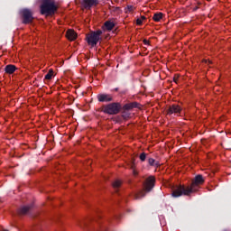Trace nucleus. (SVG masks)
<instances>
[{"instance_id": "obj_17", "label": "nucleus", "mask_w": 231, "mask_h": 231, "mask_svg": "<svg viewBox=\"0 0 231 231\" xmlns=\"http://www.w3.org/2000/svg\"><path fill=\"white\" fill-rule=\"evenodd\" d=\"M30 208V206H24L23 208H22V214H26V212H28Z\"/></svg>"}, {"instance_id": "obj_14", "label": "nucleus", "mask_w": 231, "mask_h": 231, "mask_svg": "<svg viewBox=\"0 0 231 231\" xmlns=\"http://www.w3.org/2000/svg\"><path fill=\"white\" fill-rule=\"evenodd\" d=\"M125 14H132V12H134V6H133V5H127V6L125 8Z\"/></svg>"}, {"instance_id": "obj_26", "label": "nucleus", "mask_w": 231, "mask_h": 231, "mask_svg": "<svg viewBox=\"0 0 231 231\" xmlns=\"http://www.w3.org/2000/svg\"><path fill=\"white\" fill-rule=\"evenodd\" d=\"M3 231H8V230H3Z\"/></svg>"}, {"instance_id": "obj_11", "label": "nucleus", "mask_w": 231, "mask_h": 231, "mask_svg": "<svg viewBox=\"0 0 231 231\" xmlns=\"http://www.w3.org/2000/svg\"><path fill=\"white\" fill-rule=\"evenodd\" d=\"M113 28H115V23H113L111 21L106 22L103 26V30H106L107 32H111V30H113Z\"/></svg>"}, {"instance_id": "obj_20", "label": "nucleus", "mask_w": 231, "mask_h": 231, "mask_svg": "<svg viewBox=\"0 0 231 231\" xmlns=\"http://www.w3.org/2000/svg\"><path fill=\"white\" fill-rule=\"evenodd\" d=\"M145 158H146L145 153H142V154L140 155V160H141V162H145Z\"/></svg>"}, {"instance_id": "obj_6", "label": "nucleus", "mask_w": 231, "mask_h": 231, "mask_svg": "<svg viewBox=\"0 0 231 231\" xmlns=\"http://www.w3.org/2000/svg\"><path fill=\"white\" fill-rule=\"evenodd\" d=\"M22 14L23 15V23H32L33 17L32 16V12L28 9H23L22 11Z\"/></svg>"}, {"instance_id": "obj_23", "label": "nucleus", "mask_w": 231, "mask_h": 231, "mask_svg": "<svg viewBox=\"0 0 231 231\" xmlns=\"http://www.w3.org/2000/svg\"><path fill=\"white\" fill-rule=\"evenodd\" d=\"M134 176H136V174H138V172L136 171V170H134Z\"/></svg>"}, {"instance_id": "obj_8", "label": "nucleus", "mask_w": 231, "mask_h": 231, "mask_svg": "<svg viewBox=\"0 0 231 231\" xmlns=\"http://www.w3.org/2000/svg\"><path fill=\"white\" fill-rule=\"evenodd\" d=\"M97 100L99 102H111V100H113V97H111V95H107V94H99L97 96Z\"/></svg>"}, {"instance_id": "obj_25", "label": "nucleus", "mask_w": 231, "mask_h": 231, "mask_svg": "<svg viewBox=\"0 0 231 231\" xmlns=\"http://www.w3.org/2000/svg\"><path fill=\"white\" fill-rule=\"evenodd\" d=\"M208 63L210 64V60H208Z\"/></svg>"}, {"instance_id": "obj_21", "label": "nucleus", "mask_w": 231, "mask_h": 231, "mask_svg": "<svg viewBox=\"0 0 231 231\" xmlns=\"http://www.w3.org/2000/svg\"><path fill=\"white\" fill-rule=\"evenodd\" d=\"M143 192H141L140 195H137L135 198L138 199L140 198H143Z\"/></svg>"}, {"instance_id": "obj_1", "label": "nucleus", "mask_w": 231, "mask_h": 231, "mask_svg": "<svg viewBox=\"0 0 231 231\" xmlns=\"http://www.w3.org/2000/svg\"><path fill=\"white\" fill-rule=\"evenodd\" d=\"M203 177L201 175H198L195 177V180L191 183L190 187L185 186H177L172 190L173 198H180V196H189V194H192V192H196V188L198 185L203 184Z\"/></svg>"}, {"instance_id": "obj_2", "label": "nucleus", "mask_w": 231, "mask_h": 231, "mask_svg": "<svg viewBox=\"0 0 231 231\" xmlns=\"http://www.w3.org/2000/svg\"><path fill=\"white\" fill-rule=\"evenodd\" d=\"M59 10V5L53 0H43L41 5V13L42 15H54Z\"/></svg>"}, {"instance_id": "obj_12", "label": "nucleus", "mask_w": 231, "mask_h": 231, "mask_svg": "<svg viewBox=\"0 0 231 231\" xmlns=\"http://www.w3.org/2000/svg\"><path fill=\"white\" fill-rule=\"evenodd\" d=\"M16 68L14 65H7L5 67V73H9V75H12L14 71H15Z\"/></svg>"}, {"instance_id": "obj_7", "label": "nucleus", "mask_w": 231, "mask_h": 231, "mask_svg": "<svg viewBox=\"0 0 231 231\" xmlns=\"http://www.w3.org/2000/svg\"><path fill=\"white\" fill-rule=\"evenodd\" d=\"M181 107L178 105H172L169 107L167 114L168 115H178V113H180Z\"/></svg>"}, {"instance_id": "obj_24", "label": "nucleus", "mask_w": 231, "mask_h": 231, "mask_svg": "<svg viewBox=\"0 0 231 231\" xmlns=\"http://www.w3.org/2000/svg\"><path fill=\"white\" fill-rule=\"evenodd\" d=\"M174 82H178V78H174Z\"/></svg>"}, {"instance_id": "obj_5", "label": "nucleus", "mask_w": 231, "mask_h": 231, "mask_svg": "<svg viewBox=\"0 0 231 231\" xmlns=\"http://www.w3.org/2000/svg\"><path fill=\"white\" fill-rule=\"evenodd\" d=\"M154 181H155L154 177H149L146 180L144 183V190H146V192H150V190L154 187Z\"/></svg>"}, {"instance_id": "obj_3", "label": "nucleus", "mask_w": 231, "mask_h": 231, "mask_svg": "<svg viewBox=\"0 0 231 231\" xmlns=\"http://www.w3.org/2000/svg\"><path fill=\"white\" fill-rule=\"evenodd\" d=\"M102 41V31L92 32L87 35V42L92 48L98 44V42Z\"/></svg>"}, {"instance_id": "obj_22", "label": "nucleus", "mask_w": 231, "mask_h": 231, "mask_svg": "<svg viewBox=\"0 0 231 231\" xmlns=\"http://www.w3.org/2000/svg\"><path fill=\"white\" fill-rule=\"evenodd\" d=\"M143 43H144V44H149V41L143 40Z\"/></svg>"}, {"instance_id": "obj_15", "label": "nucleus", "mask_w": 231, "mask_h": 231, "mask_svg": "<svg viewBox=\"0 0 231 231\" xmlns=\"http://www.w3.org/2000/svg\"><path fill=\"white\" fill-rule=\"evenodd\" d=\"M121 185H122V180H116L113 182L114 189H118L119 187H121Z\"/></svg>"}, {"instance_id": "obj_4", "label": "nucleus", "mask_w": 231, "mask_h": 231, "mask_svg": "<svg viewBox=\"0 0 231 231\" xmlns=\"http://www.w3.org/2000/svg\"><path fill=\"white\" fill-rule=\"evenodd\" d=\"M102 111H104V113H107L108 115H116V113L120 111V106L118 104L113 103L103 106Z\"/></svg>"}, {"instance_id": "obj_19", "label": "nucleus", "mask_w": 231, "mask_h": 231, "mask_svg": "<svg viewBox=\"0 0 231 231\" xmlns=\"http://www.w3.org/2000/svg\"><path fill=\"white\" fill-rule=\"evenodd\" d=\"M148 163H149L150 165H156V166H158V163H156V161H154V159H152V158H150V159L148 160Z\"/></svg>"}, {"instance_id": "obj_18", "label": "nucleus", "mask_w": 231, "mask_h": 231, "mask_svg": "<svg viewBox=\"0 0 231 231\" xmlns=\"http://www.w3.org/2000/svg\"><path fill=\"white\" fill-rule=\"evenodd\" d=\"M143 21H145V17L142 16L141 18L137 19L136 24L140 25V24H142V23H143Z\"/></svg>"}, {"instance_id": "obj_9", "label": "nucleus", "mask_w": 231, "mask_h": 231, "mask_svg": "<svg viewBox=\"0 0 231 231\" xmlns=\"http://www.w3.org/2000/svg\"><path fill=\"white\" fill-rule=\"evenodd\" d=\"M98 5L97 0H83V6L85 8H91V6H97Z\"/></svg>"}, {"instance_id": "obj_10", "label": "nucleus", "mask_w": 231, "mask_h": 231, "mask_svg": "<svg viewBox=\"0 0 231 231\" xmlns=\"http://www.w3.org/2000/svg\"><path fill=\"white\" fill-rule=\"evenodd\" d=\"M66 37L69 41H75V39H77V32H75L74 30L69 29Z\"/></svg>"}, {"instance_id": "obj_16", "label": "nucleus", "mask_w": 231, "mask_h": 231, "mask_svg": "<svg viewBox=\"0 0 231 231\" xmlns=\"http://www.w3.org/2000/svg\"><path fill=\"white\" fill-rule=\"evenodd\" d=\"M163 17V14L162 13L155 14L153 15V21H160Z\"/></svg>"}, {"instance_id": "obj_13", "label": "nucleus", "mask_w": 231, "mask_h": 231, "mask_svg": "<svg viewBox=\"0 0 231 231\" xmlns=\"http://www.w3.org/2000/svg\"><path fill=\"white\" fill-rule=\"evenodd\" d=\"M46 80H51L53 79V69H50L49 72L45 75Z\"/></svg>"}]
</instances>
